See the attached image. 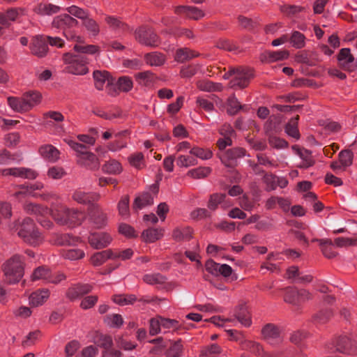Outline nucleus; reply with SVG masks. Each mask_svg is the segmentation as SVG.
<instances>
[{
    "instance_id": "20",
    "label": "nucleus",
    "mask_w": 357,
    "mask_h": 357,
    "mask_svg": "<svg viewBox=\"0 0 357 357\" xmlns=\"http://www.w3.org/2000/svg\"><path fill=\"white\" fill-rule=\"evenodd\" d=\"M259 357H282L283 351H273L271 352L264 351L262 346L256 342L248 341L247 342V350Z\"/></svg>"
},
{
    "instance_id": "43",
    "label": "nucleus",
    "mask_w": 357,
    "mask_h": 357,
    "mask_svg": "<svg viewBox=\"0 0 357 357\" xmlns=\"http://www.w3.org/2000/svg\"><path fill=\"white\" fill-rule=\"evenodd\" d=\"M169 349L166 351L167 357H180L183 352V344H181V340H178L175 342L169 343Z\"/></svg>"
},
{
    "instance_id": "24",
    "label": "nucleus",
    "mask_w": 357,
    "mask_h": 357,
    "mask_svg": "<svg viewBox=\"0 0 357 357\" xmlns=\"http://www.w3.org/2000/svg\"><path fill=\"white\" fill-rule=\"evenodd\" d=\"M38 152L43 158L50 162H54L59 158V151L50 144L41 146L38 149Z\"/></svg>"
},
{
    "instance_id": "4",
    "label": "nucleus",
    "mask_w": 357,
    "mask_h": 357,
    "mask_svg": "<svg viewBox=\"0 0 357 357\" xmlns=\"http://www.w3.org/2000/svg\"><path fill=\"white\" fill-rule=\"evenodd\" d=\"M18 236L24 241L31 245H38L43 241L41 234L39 232L33 220L27 217L20 222L17 228Z\"/></svg>"
},
{
    "instance_id": "19",
    "label": "nucleus",
    "mask_w": 357,
    "mask_h": 357,
    "mask_svg": "<svg viewBox=\"0 0 357 357\" xmlns=\"http://www.w3.org/2000/svg\"><path fill=\"white\" fill-rule=\"evenodd\" d=\"M77 165L84 167L87 169L91 171H96L99 169L100 163L98 158L93 153H84L82 157L77 160Z\"/></svg>"
},
{
    "instance_id": "26",
    "label": "nucleus",
    "mask_w": 357,
    "mask_h": 357,
    "mask_svg": "<svg viewBox=\"0 0 357 357\" xmlns=\"http://www.w3.org/2000/svg\"><path fill=\"white\" fill-rule=\"evenodd\" d=\"M24 209L28 214L34 215L36 217V220H38V218L42 217L43 215H49L51 212L47 206L33 203L25 204Z\"/></svg>"
},
{
    "instance_id": "62",
    "label": "nucleus",
    "mask_w": 357,
    "mask_h": 357,
    "mask_svg": "<svg viewBox=\"0 0 357 357\" xmlns=\"http://www.w3.org/2000/svg\"><path fill=\"white\" fill-rule=\"evenodd\" d=\"M199 69L198 64H190L181 68L180 75L182 77L190 78L197 74Z\"/></svg>"
},
{
    "instance_id": "30",
    "label": "nucleus",
    "mask_w": 357,
    "mask_h": 357,
    "mask_svg": "<svg viewBox=\"0 0 357 357\" xmlns=\"http://www.w3.org/2000/svg\"><path fill=\"white\" fill-rule=\"evenodd\" d=\"M200 54L188 47L178 49L175 54V60L183 63L189 59L199 56Z\"/></svg>"
},
{
    "instance_id": "57",
    "label": "nucleus",
    "mask_w": 357,
    "mask_h": 357,
    "mask_svg": "<svg viewBox=\"0 0 357 357\" xmlns=\"http://www.w3.org/2000/svg\"><path fill=\"white\" fill-rule=\"evenodd\" d=\"M105 20L109 27L113 29H121L126 31L128 29V26L122 22L119 17L107 16Z\"/></svg>"
},
{
    "instance_id": "41",
    "label": "nucleus",
    "mask_w": 357,
    "mask_h": 357,
    "mask_svg": "<svg viewBox=\"0 0 357 357\" xmlns=\"http://www.w3.org/2000/svg\"><path fill=\"white\" fill-rule=\"evenodd\" d=\"M130 197L128 195H123L121 197L117 208L119 214L124 218H128L130 216Z\"/></svg>"
},
{
    "instance_id": "54",
    "label": "nucleus",
    "mask_w": 357,
    "mask_h": 357,
    "mask_svg": "<svg viewBox=\"0 0 357 357\" xmlns=\"http://www.w3.org/2000/svg\"><path fill=\"white\" fill-rule=\"evenodd\" d=\"M61 254L64 259L70 260H78L82 259L85 255L84 252L82 250L77 248L63 250Z\"/></svg>"
},
{
    "instance_id": "48",
    "label": "nucleus",
    "mask_w": 357,
    "mask_h": 357,
    "mask_svg": "<svg viewBox=\"0 0 357 357\" xmlns=\"http://www.w3.org/2000/svg\"><path fill=\"white\" fill-rule=\"evenodd\" d=\"M73 50L77 53L86 54H99L100 48L99 46L96 45H79L76 44L73 47Z\"/></svg>"
},
{
    "instance_id": "51",
    "label": "nucleus",
    "mask_w": 357,
    "mask_h": 357,
    "mask_svg": "<svg viewBox=\"0 0 357 357\" xmlns=\"http://www.w3.org/2000/svg\"><path fill=\"white\" fill-rule=\"evenodd\" d=\"M167 277L158 273L153 274H146L143 276V281L149 284H162L166 282Z\"/></svg>"
},
{
    "instance_id": "3",
    "label": "nucleus",
    "mask_w": 357,
    "mask_h": 357,
    "mask_svg": "<svg viewBox=\"0 0 357 357\" xmlns=\"http://www.w3.org/2000/svg\"><path fill=\"white\" fill-rule=\"evenodd\" d=\"M2 271L6 283L11 284L19 282L24 273L22 257L19 255L11 257L3 264Z\"/></svg>"
},
{
    "instance_id": "56",
    "label": "nucleus",
    "mask_w": 357,
    "mask_h": 357,
    "mask_svg": "<svg viewBox=\"0 0 357 357\" xmlns=\"http://www.w3.org/2000/svg\"><path fill=\"white\" fill-rule=\"evenodd\" d=\"M298 289L294 288L287 289L284 296V301L293 305H299Z\"/></svg>"
},
{
    "instance_id": "35",
    "label": "nucleus",
    "mask_w": 357,
    "mask_h": 357,
    "mask_svg": "<svg viewBox=\"0 0 357 357\" xmlns=\"http://www.w3.org/2000/svg\"><path fill=\"white\" fill-rule=\"evenodd\" d=\"M149 343L155 344L149 351L150 354L153 355H160L165 349L169 346L170 340H165L163 337H160L149 341Z\"/></svg>"
},
{
    "instance_id": "15",
    "label": "nucleus",
    "mask_w": 357,
    "mask_h": 357,
    "mask_svg": "<svg viewBox=\"0 0 357 357\" xmlns=\"http://www.w3.org/2000/svg\"><path fill=\"white\" fill-rule=\"evenodd\" d=\"M174 13L178 15L185 16L187 18L194 20H199L205 15V13L202 10L190 6H175Z\"/></svg>"
},
{
    "instance_id": "29",
    "label": "nucleus",
    "mask_w": 357,
    "mask_h": 357,
    "mask_svg": "<svg viewBox=\"0 0 357 357\" xmlns=\"http://www.w3.org/2000/svg\"><path fill=\"white\" fill-rule=\"evenodd\" d=\"M49 296L50 291L47 289H38L30 295V305L33 307L41 305L46 301Z\"/></svg>"
},
{
    "instance_id": "60",
    "label": "nucleus",
    "mask_w": 357,
    "mask_h": 357,
    "mask_svg": "<svg viewBox=\"0 0 357 357\" xmlns=\"http://www.w3.org/2000/svg\"><path fill=\"white\" fill-rule=\"evenodd\" d=\"M118 231L119 234L128 238H133L137 236L134 227L126 223H121L119 226Z\"/></svg>"
},
{
    "instance_id": "42",
    "label": "nucleus",
    "mask_w": 357,
    "mask_h": 357,
    "mask_svg": "<svg viewBox=\"0 0 357 357\" xmlns=\"http://www.w3.org/2000/svg\"><path fill=\"white\" fill-rule=\"evenodd\" d=\"M281 123L280 118L276 116H271L264 125V130L266 135H271L273 132H277L280 129Z\"/></svg>"
},
{
    "instance_id": "47",
    "label": "nucleus",
    "mask_w": 357,
    "mask_h": 357,
    "mask_svg": "<svg viewBox=\"0 0 357 357\" xmlns=\"http://www.w3.org/2000/svg\"><path fill=\"white\" fill-rule=\"evenodd\" d=\"M226 198L225 193H213L210 195L207 207L211 211H215L219 204L222 203Z\"/></svg>"
},
{
    "instance_id": "58",
    "label": "nucleus",
    "mask_w": 357,
    "mask_h": 357,
    "mask_svg": "<svg viewBox=\"0 0 357 357\" xmlns=\"http://www.w3.org/2000/svg\"><path fill=\"white\" fill-rule=\"evenodd\" d=\"M289 40L292 46L297 49L303 48L305 45V36L297 31L292 32Z\"/></svg>"
},
{
    "instance_id": "10",
    "label": "nucleus",
    "mask_w": 357,
    "mask_h": 357,
    "mask_svg": "<svg viewBox=\"0 0 357 357\" xmlns=\"http://www.w3.org/2000/svg\"><path fill=\"white\" fill-rule=\"evenodd\" d=\"M88 241L92 248L100 250L107 247L112 243V238L107 232H93L90 233Z\"/></svg>"
},
{
    "instance_id": "40",
    "label": "nucleus",
    "mask_w": 357,
    "mask_h": 357,
    "mask_svg": "<svg viewBox=\"0 0 357 357\" xmlns=\"http://www.w3.org/2000/svg\"><path fill=\"white\" fill-rule=\"evenodd\" d=\"M61 8L52 3H40L36 8L35 11L39 15H51L60 11Z\"/></svg>"
},
{
    "instance_id": "1",
    "label": "nucleus",
    "mask_w": 357,
    "mask_h": 357,
    "mask_svg": "<svg viewBox=\"0 0 357 357\" xmlns=\"http://www.w3.org/2000/svg\"><path fill=\"white\" fill-rule=\"evenodd\" d=\"M51 214L57 224L72 228L80 225L84 219V214L82 211L63 206L52 209Z\"/></svg>"
},
{
    "instance_id": "9",
    "label": "nucleus",
    "mask_w": 357,
    "mask_h": 357,
    "mask_svg": "<svg viewBox=\"0 0 357 357\" xmlns=\"http://www.w3.org/2000/svg\"><path fill=\"white\" fill-rule=\"evenodd\" d=\"M93 287L88 283H77L70 286L66 292V296L71 301L92 291Z\"/></svg>"
},
{
    "instance_id": "11",
    "label": "nucleus",
    "mask_w": 357,
    "mask_h": 357,
    "mask_svg": "<svg viewBox=\"0 0 357 357\" xmlns=\"http://www.w3.org/2000/svg\"><path fill=\"white\" fill-rule=\"evenodd\" d=\"M336 350L347 355H357V341L347 336L340 337L336 343Z\"/></svg>"
},
{
    "instance_id": "13",
    "label": "nucleus",
    "mask_w": 357,
    "mask_h": 357,
    "mask_svg": "<svg viewBox=\"0 0 357 357\" xmlns=\"http://www.w3.org/2000/svg\"><path fill=\"white\" fill-rule=\"evenodd\" d=\"M205 269L209 273L215 275H222L229 277L232 273V268L227 264H220L213 259H208L205 263Z\"/></svg>"
},
{
    "instance_id": "50",
    "label": "nucleus",
    "mask_w": 357,
    "mask_h": 357,
    "mask_svg": "<svg viewBox=\"0 0 357 357\" xmlns=\"http://www.w3.org/2000/svg\"><path fill=\"white\" fill-rule=\"evenodd\" d=\"M211 172L209 167H199L188 171L187 175L195 179L204 178Z\"/></svg>"
},
{
    "instance_id": "5",
    "label": "nucleus",
    "mask_w": 357,
    "mask_h": 357,
    "mask_svg": "<svg viewBox=\"0 0 357 357\" xmlns=\"http://www.w3.org/2000/svg\"><path fill=\"white\" fill-rule=\"evenodd\" d=\"M62 60L66 65L65 71L68 73L84 75L89 72L87 67L89 60L84 56L66 52L63 54Z\"/></svg>"
},
{
    "instance_id": "23",
    "label": "nucleus",
    "mask_w": 357,
    "mask_h": 357,
    "mask_svg": "<svg viewBox=\"0 0 357 357\" xmlns=\"http://www.w3.org/2000/svg\"><path fill=\"white\" fill-rule=\"evenodd\" d=\"M154 197L149 192H143L135 197L132 204V209L135 211L153 204Z\"/></svg>"
},
{
    "instance_id": "7",
    "label": "nucleus",
    "mask_w": 357,
    "mask_h": 357,
    "mask_svg": "<svg viewBox=\"0 0 357 357\" xmlns=\"http://www.w3.org/2000/svg\"><path fill=\"white\" fill-rule=\"evenodd\" d=\"M89 220L95 229L104 228L107 223V215L98 204H91L88 208Z\"/></svg>"
},
{
    "instance_id": "34",
    "label": "nucleus",
    "mask_w": 357,
    "mask_h": 357,
    "mask_svg": "<svg viewBox=\"0 0 357 357\" xmlns=\"http://www.w3.org/2000/svg\"><path fill=\"white\" fill-rule=\"evenodd\" d=\"M337 60L343 69L348 70L354 58L351 54L349 48H342L339 52Z\"/></svg>"
},
{
    "instance_id": "39",
    "label": "nucleus",
    "mask_w": 357,
    "mask_h": 357,
    "mask_svg": "<svg viewBox=\"0 0 357 357\" xmlns=\"http://www.w3.org/2000/svg\"><path fill=\"white\" fill-rule=\"evenodd\" d=\"M52 271L47 266H40L36 268L31 275L33 281L38 280H45L50 282Z\"/></svg>"
},
{
    "instance_id": "59",
    "label": "nucleus",
    "mask_w": 357,
    "mask_h": 357,
    "mask_svg": "<svg viewBox=\"0 0 357 357\" xmlns=\"http://www.w3.org/2000/svg\"><path fill=\"white\" fill-rule=\"evenodd\" d=\"M129 162L131 166L141 169L144 167V158L142 152L132 154L128 158Z\"/></svg>"
},
{
    "instance_id": "28",
    "label": "nucleus",
    "mask_w": 357,
    "mask_h": 357,
    "mask_svg": "<svg viewBox=\"0 0 357 357\" xmlns=\"http://www.w3.org/2000/svg\"><path fill=\"white\" fill-rule=\"evenodd\" d=\"M108 259H114L113 250L112 249H107L94 253L91 257L90 261L94 266H99Z\"/></svg>"
},
{
    "instance_id": "33",
    "label": "nucleus",
    "mask_w": 357,
    "mask_h": 357,
    "mask_svg": "<svg viewBox=\"0 0 357 357\" xmlns=\"http://www.w3.org/2000/svg\"><path fill=\"white\" fill-rule=\"evenodd\" d=\"M92 112L97 116L109 121L122 116V111L119 108H116L112 111L105 112L100 107H96L92 110Z\"/></svg>"
},
{
    "instance_id": "25",
    "label": "nucleus",
    "mask_w": 357,
    "mask_h": 357,
    "mask_svg": "<svg viewBox=\"0 0 357 357\" xmlns=\"http://www.w3.org/2000/svg\"><path fill=\"white\" fill-rule=\"evenodd\" d=\"M193 237V229L190 227H176L172 231V238L177 241H188Z\"/></svg>"
},
{
    "instance_id": "31",
    "label": "nucleus",
    "mask_w": 357,
    "mask_h": 357,
    "mask_svg": "<svg viewBox=\"0 0 357 357\" xmlns=\"http://www.w3.org/2000/svg\"><path fill=\"white\" fill-rule=\"evenodd\" d=\"M312 241L319 243L323 255L327 258H333L336 256V252L333 250V243L331 239L322 238L314 239Z\"/></svg>"
},
{
    "instance_id": "36",
    "label": "nucleus",
    "mask_w": 357,
    "mask_h": 357,
    "mask_svg": "<svg viewBox=\"0 0 357 357\" xmlns=\"http://www.w3.org/2000/svg\"><path fill=\"white\" fill-rule=\"evenodd\" d=\"M297 151L301 159V162L297 165L298 167L301 169H307L314 165V160L310 151L306 149H298Z\"/></svg>"
},
{
    "instance_id": "53",
    "label": "nucleus",
    "mask_w": 357,
    "mask_h": 357,
    "mask_svg": "<svg viewBox=\"0 0 357 357\" xmlns=\"http://www.w3.org/2000/svg\"><path fill=\"white\" fill-rule=\"evenodd\" d=\"M79 241V238L73 236L69 234H62L57 236L56 242L59 245H75Z\"/></svg>"
},
{
    "instance_id": "8",
    "label": "nucleus",
    "mask_w": 357,
    "mask_h": 357,
    "mask_svg": "<svg viewBox=\"0 0 357 357\" xmlns=\"http://www.w3.org/2000/svg\"><path fill=\"white\" fill-rule=\"evenodd\" d=\"M282 328L273 324H267L261 329L264 339L270 344L275 345L282 342Z\"/></svg>"
},
{
    "instance_id": "22",
    "label": "nucleus",
    "mask_w": 357,
    "mask_h": 357,
    "mask_svg": "<svg viewBox=\"0 0 357 357\" xmlns=\"http://www.w3.org/2000/svg\"><path fill=\"white\" fill-rule=\"evenodd\" d=\"M164 231L162 228L151 227L143 231L141 238L146 243H154L163 236Z\"/></svg>"
},
{
    "instance_id": "27",
    "label": "nucleus",
    "mask_w": 357,
    "mask_h": 357,
    "mask_svg": "<svg viewBox=\"0 0 357 357\" xmlns=\"http://www.w3.org/2000/svg\"><path fill=\"white\" fill-rule=\"evenodd\" d=\"M8 105L16 112L23 113L29 111V106L22 97H8L7 99Z\"/></svg>"
},
{
    "instance_id": "44",
    "label": "nucleus",
    "mask_w": 357,
    "mask_h": 357,
    "mask_svg": "<svg viewBox=\"0 0 357 357\" xmlns=\"http://www.w3.org/2000/svg\"><path fill=\"white\" fill-rule=\"evenodd\" d=\"M102 169L104 172L110 174H119L122 170V166L119 162L116 160H109L103 165Z\"/></svg>"
},
{
    "instance_id": "55",
    "label": "nucleus",
    "mask_w": 357,
    "mask_h": 357,
    "mask_svg": "<svg viewBox=\"0 0 357 357\" xmlns=\"http://www.w3.org/2000/svg\"><path fill=\"white\" fill-rule=\"evenodd\" d=\"M24 98L29 106V110H31L34 106L39 104L41 101V94L39 92L31 91L25 93Z\"/></svg>"
},
{
    "instance_id": "32",
    "label": "nucleus",
    "mask_w": 357,
    "mask_h": 357,
    "mask_svg": "<svg viewBox=\"0 0 357 357\" xmlns=\"http://www.w3.org/2000/svg\"><path fill=\"white\" fill-rule=\"evenodd\" d=\"M197 88L202 91L214 92L222 91L223 86L221 83L213 82L208 79L199 81L197 83Z\"/></svg>"
},
{
    "instance_id": "37",
    "label": "nucleus",
    "mask_w": 357,
    "mask_h": 357,
    "mask_svg": "<svg viewBox=\"0 0 357 357\" xmlns=\"http://www.w3.org/2000/svg\"><path fill=\"white\" fill-rule=\"evenodd\" d=\"M147 64L152 66H160L165 62V56L160 52L147 53L144 56Z\"/></svg>"
},
{
    "instance_id": "61",
    "label": "nucleus",
    "mask_w": 357,
    "mask_h": 357,
    "mask_svg": "<svg viewBox=\"0 0 357 357\" xmlns=\"http://www.w3.org/2000/svg\"><path fill=\"white\" fill-rule=\"evenodd\" d=\"M241 109H243V106L236 98L231 97L228 99L227 111L229 114L235 115Z\"/></svg>"
},
{
    "instance_id": "52",
    "label": "nucleus",
    "mask_w": 357,
    "mask_h": 357,
    "mask_svg": "<svg viewBox=\"0 0 357 357\" xmlns=\"http://www.w3.org/2000/svg\"><path fill=\"white\" fill-rule=\"evenodd\" d=\"M116 85L121 92L128 93L133 88V82L128 76H121L119 77Z\"/></svg>"
},
{
    "instance_id": "12",
    "label": "nucleus",
    "mask_w": 357,
    "mask_h": 357,
    "mask_svg": "<svg viewBox=\"0 0 357 357\" xmlns=\"http://www.w3.org/2000/svg\"><path fill=\"white\" fill-rule=\"evenodd\" d=\"M72 199L80 204L89 205L95 204L100 199V195L95 192H84L80 189L76 190L73 195Z\"/></svg>"
},
{
    "instance_id": "49",
    "label": "nucleus",
    "mask_w": 357,
    "mask_h": 357,
    "mask_svg": "<svg viewBox=\"0 0 357 357\" xmlns=\"http://www.w3.org/2000/svg\"><path fill=\"white\" fill-rule=\"evenodd\" d=\"M104 322L111 328H120L123 324V319L121 314H109L104 317Z\"/></svg>"
},
{
    "instance_id": "16",
    "label": "nucleus",
    "mask_w": 357,
    "mask_h": 357,
    "mask_svg": "<svg viewBox=\"0 0 357 357\" xmlns=\"http://www.w3.org/2000/svg\"><path fill=\"white\" fill-rule=\"evenodd\" d=\"M1 174L3 176H13L28 179H34L38 176L36 172L26 167L6 168L1 171Z\"/></svg>"
},
{
    "instance_id": "17",
    "label": "nucleus",
    "mask_w": 357,
    "mask_h": 357,
    "mask_svg": "<svg viewBox=\"0 0 357 357\" xmlns=\"http://www.w3.org/2000/svg\"><path fill=\"white\" fill-rule=\"evenodd\" d=\"M31 53L38 57H44L48 52V45L45 36H37L30 46Z\"/></svg>"
},
{
    "instance_id": "63",
    "label": "nucleus",
    "mask_w": 357,
    "mask_h": 357,
    "mask_svg": "<svg viewBox=\"0 0 357 357\" xmlns=\"http://www.w3.org/2000/svg\"><path fill=\"white\" fill-rule=\"evenodd\" d=\"M338 158L344 167H349L352 164L353 153L350 150H343L339 153Z\"/></svg>"
},
{
    "instance_id": "64",
    "label": "nucleus",
    "mask_w": 357,
    "mask_h": 357,
    "mask_svg": "<svg viewBox=\"0 0 357 357\" xmlns=\"http://www.w3.org/2000/svg\"><path fill=\"white\" fill-rule=\"evenodd\" d=\"M190 153L203 160L210 159L213 156V153L211 150L204 149L200 147H193L191 149Z\"/></svg>"
},
{
    "instance_id": "6",
    "label": "nucleus",
    "mask_w": 357,
    "mask_h": 357,
    "mask_svg": "<svg viewBox=\"0 0 357 357\" xmlns=\"http://www.w3.org/2000/svg\"><path fill=\"white\" fill-rule=\"evenodd\" d=\"M136 40L142 45L157 47L161 44V39L153 28L144 25L136 29L135 32Z\"/></svg>"
},
{
    "instance_id": "46",
    "label": "nucleus",
    "mask_w": 357,
    "mask_h": 357,
    "mask_svg": "<svg viewBox=\"0 0 357 357\" xmlns=\"http://www.w3.org/2000/svg\"><path fill=\"white\" fill-rule=\"evenodd\" d=\"M82 25L93 36H98L100 33L99 24L95 20L91 18L89 15L82 21Z\"/></svg>"
},
{
    "instance_id": "45",
    "label": "nucleus",
    "mask_w": 357,
    "mask_h": 357,
    "mask_svg": "<svg viewBox=\"0 0 357 357\" xmlns=\"http://www.w3.org/2000/svg\"><path fill=\"white\" fill-rule=\"evenodd\" d=\"M298 115L294 118L291 119L285 127V132L287 134L296 139H298L300 137L299 131L298 130Z\"/></svg>"
},
{
    "instance_id": "2",
    "label": "nucleus",
    "mask_w": 357,
    "mask_h": 357,
    "mask_svg": "<svg viewBox=\"0 0 357 357\" xmlns=\"http://www.w3.org/2000/svg\"><path fill=\"white\" fill-rule=\"evenodd\" d=\"M78 21L68 14L55 17L52 22L53 27L62 30L63 36L68 40L84 43V38L77 35L74 30L78 26Z\"/></svg>"
},
{
    "instance_id": "18",
    "label": "nucleus",
    "mask_w": 357,
    "mask_h": 357,
    "mask_svg": "<svg viewBox=\"0 0 357 357\" xmlns=\"http://www.w3.org/2000/svg\"><path fill=\"white\" fill-rule=\"evenodd\" d=\"M228 86L234 90H243L245 88V69L243 66L235 68L234 75Z\"/></svg>"
},
{
    "instance_id": "14",
    "label": "nucleus",
    "mask_w": 357,
    "mask_h": 357,
    "mask_svg": "<svg viewBox=\"0 0 357 357\" xmlns=\"http://www.w3.org/2000/svg\"><path fill=\"white\" fill-rule=\"evenodd\" d=\"M245 155V150L243 148H233L228 149L225 152L219 154L221 162L227 167H233L236 164V160Z\"/></svg>"
},
{
    "instance_id": "21",
    "label": "nucleus",
    "mask_w": 357,
    "mask_h": 357,
    "mask_svg": "<svg viewBox=\"0 0 357 357\" xmlns=\"http://www.w3.org/2000/svg\"><path fill=\"white\" fill-rule=\"evenodd\" d=\"M94 86L98 91H102L105 84L109 82L113 78L107 70H96L93 72Z\"/></svg>"
},
{
    "instance_id": "38",
    "label": "nucleus",
    "mask_w": 357,
    "mask_h": 357,
    "mask_svg": "<svg viewBox=\"0 0 357 357\" xmlns=\"http://www.w3.org/2000/svg\"><path fill=\"white\" fill-rule=\"evenodd\" d=\"M135 78L139 84L148 86L155 82V75L149 71L137 73L135 75Z\"/></svg>"
}]
</instances>
